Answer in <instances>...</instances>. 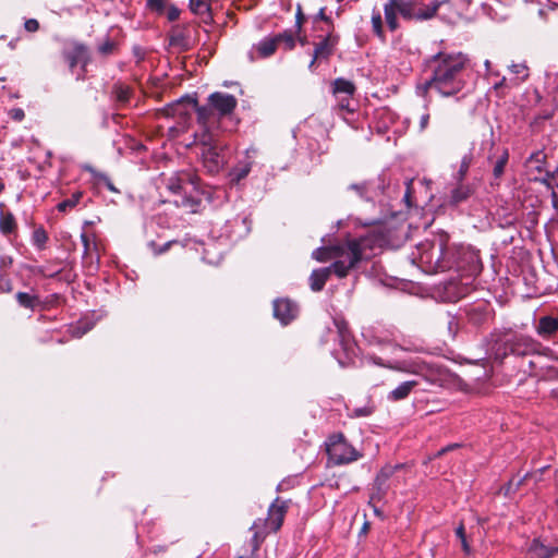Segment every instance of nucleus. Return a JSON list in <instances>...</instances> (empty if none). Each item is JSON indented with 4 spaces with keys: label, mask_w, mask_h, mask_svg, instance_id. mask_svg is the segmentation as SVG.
Segmentation results:
<instances>
[{
    "label": "nucleus",
    "mask_w": 558,
    "mask_h": 558,
    "mask_svg": "<svg viewBox=\"0 0 558 558\" xmlns=\"http://www.w3.org/2000/svg\"><path fill=\"white\" fill-rule=\"evenodd\" d=\"M468 62V57L462 52H440L433 56L426 63L430 75L422 87V94L428 89H434L442 97L459 94L466 85Z\"/></svg>",
    "instance_id": "obj_1"
},
{
    "label": "nucleus",
    "mask_w": 558,
    "mask_h": 558,
    "mask_svg": "<svg viewBox=\"0 0 558 558\" xmlns=\"http://www.w3.org/2000/svg\"><path fill=\"white\" fill-rule=\"evenodd\" d=\"M187 102L195 109L201 128L210 131H218L220 119L231 114L238 105L233 95L221 92L211 93L205 106H198L196 99H187Z\"/></svg>",
    "instance_id": "obj_2"
},
{
    "label": "nucleus",
    "mask_w": 558,
    "mask_h": 558,
    "mask_svg": "<svg viewBox=\"0 0 558 558\" xmlns=\"http://www.w3.org/2000/svg\"><path fill=\"white\" fill-rule=\"evenodd\" d=\"M366 247H369V239L359 238L332 245L331 264L333 274L339 278L348 276L351 269L363 259Z\"/></svg>",
    "instance_id": "obj_3"
},
{
    "label": "nucleus",
    "mask_w": 558,
    "mask_h": 558,
    "mask_svg": "<svg viewBox=\"0 0 558 558\" xmlns=\"http://www.w3.org/2000/svg\"><path fill=\"white\" fill-rule=\"evenodd\" d=\"M369 360L380 367L422 376L426 381L434 385L440 384L447 375V369L445 367L424 361L391 362L385 361L375 355L369 356Z\"/></svg>",
    "instance_id": "obj_4"
},
{
    "label": "nucleus",
    "mask_w": 558,
    "mask_h": 558,
    "mask_svg": "<svg viewBox=\"0 0 558 558\" xmlns=\"http://www.w3.org/2000/svg\"><path fill=\"white\" fill-rule=\"evenodd\" d=\"M196 138L202 145L204 167L209 173L219 172L226 163L223 154L226 145L219 140L218 131L202 129L201 133L196 134Z\"/></svg>",
    "instance_id": "obj_5"
},
{
    "label": "nucleus",
    "mask_w": 558,
    "mask_h": 558,
    "mask_svg": "<svg viewBox=\"0 0 558 558\" xmlns=\"http://www.w3.org/2000/svg\"><path fill=\"white\" fill-rule=\"evenodd\" d=\"M326 446L329 461L335 465L348 464L362 457V454L345 440L342 434L331 435Z\"/></svg>",
    "instance_id": "obj_6"
},
{
    "label": "nucleus",
    "mask_w": 558,
    "mask_h": 558,
    "mask_svg": "<svg viewBox=\"0 0 558 558\" xmlns=\"http://www.w3.org/2000/svg\"><path fill=\"white\" fill-rule=\"evenodd\" d=\"M384 14L388 28L395 32L399 27L398 14L404 20H417V2L414 0H388L384 4Z\"/></svg>",
    "instance_id": "obj_7"
},
{
    "label": "nucleus",
    "mask_w": 558,
    "mask_h": 558,
    "mask_svg": "<svg viewBox=\"0 0 558 558\" xmlns=\"http://www.w3.org/2000/svg\"><path fill=\"white\" fill-rule=\"evenodd\" d=\"M324 31L325 35L317 36L318 41L314 43L313 58L308 64L311 70L314 69L317 61L328 60L339 44L340 36L335 32V28Z\"/></svg>",
    "instance_id": "obj_8"
},
{
    "label": "nucleus",
    "mask_w": 558,
    "mask_h": 558,
    "mask_svg": "<svg viewBox=\"0 0 558 558\" xmlns=\"http://www.w3.org/2000/svg\"><path fill=\"white\" fill-rule=\"evenodd\" d=\"M363 337L369 345L377 347L381 350L390 349L391 351H396V337L390 330L367 328L363 331Z\"/></svg>",
    "instance_id": "obj_9"
},
{
    "label": "nucleus",
    "mask_w": 558,
    "mask_h": 558,
    "mask_svg": "<svg viewBox=\"0 0 558 558\" xmlns=\"http://www.w3.org/2000/svg\"><path fill=\"white\" fill-rule=\"evenodd\" d=\"M198 177L191 172H178L170 175L167 179V187L174 194H186L189 192L187 187L191 186L192 191H196L198 189Z\"/></svg>",
    "instance_id": "obj_10"
},
{
    "label": "nucleus",
    "mask_w": 558,
    "mask_h": 558,
    "mask_svg": "<svg viewBox=\"0 0 558 558\" xmlns=\"http://www.w3.org/2000/svg\"><path fill=\"white\" fill-rule=\"evenodd\" d=\"M510 353L515 355H527L538 351L539 343L531 337L514 335L505 342Z\"/></svg>",
    "instance_id": "obj_11"
},
{
    "label": "nucleus",
    "mask_w": 558,
    "mask_h": 558,
    "mask_svg": "<svg viewBox=\"0 0 558 558\" xmlns=\"http://www.w3.org/2000/svg\"><path fill=\"white\" fill-rule=\"evenodd\" d=\"M332 93L337 97L343 95V97L339 99V107L343 110H350V99L355 93L354 84L342 77L336 78L332 83Z\"/></svg>",
    "instance_id": "obj_12"
},
{
    "label": "nucleus",
    "mask_w": 558,
    "mask_h": 558,
    "mask_svg": "<svg viewBox=\"0 0 558 558\" xmlns=\"http://www.w3.org/2000/svg\"><path fill=\"white\" fill-rule=\"evenodd\" d=\"M299 312L298 305L289 299H278L274 302V315L283 325L293 320Z\"/></svg>",
    "instance_id": "obj_13"
},
{
    "label": "nucleus",
    "mask_w": 558,
    "mask_h": 558,
    "mask_svg": "<svg viewBox=\"0 0 558 558\" xmlns=\"http://www.w3.org/2000/svg\"><path fill=\"white\" fill-rule=\"evenodd\" d=\"M287 508L286 502H279L278 499L269 507L268 517L265 520V526L269 531L277 532L281 527L287 513Z\"/></svg>",
    "instance_id": "obj_14"
},
{
    "label": "nucleus",
    "mask_w": 558,
    "mask_h": 558,
    "mask_svg": "<svg viewBox=\"0 0 558 558\" xmlns=\"http://www.w3.org/2000/svg\"><path fill=\"white\" fill-rule=\"evenodd\" d=\"M81 240L84 246L83 260L88 265L90 270H95L97 267L94 265V262H99L98 245L95 236L92 239L88 234L82 233Z\"/></svg>",
    "instance_id": "obj_15"
},
{
    "label": "nucleus",
    "mask_w": 558,
    "mask_h": 558,
    "mask_svg": "<svg viewBox=\"0 0 558 558\" xmlns=\"http://www.w3.org/2000/svg\"><path fill=\"white\" fill-rule=\"evenodd\" d=\"M416 380H405L399 384L395 389L389 391L387 399L391 402H398L407 399L411 392L417 387Z\"/></svg>",
    "instance_id": "obj_16"
},
{
    "label": "nucleus",
    "mask_w": 558,
    "mask_h": 558,
    "mask_svg": "<svg viewBox=\"0 0 558 558\" xmlns=\"http://www.w3.org/2000/svg\"><path fill=\"white\" fill-rule=\"evenodd\" d=\"M529 558H558V547H549L534 539L529 548Z\"/></svg>",
    "instance_id": "obj_17"
},
{
    "label": "nucleus",
    "mask_w": 558,
    "mask_h": 558,
    "mask_svg": "<svg viewBox=\"0 0 558 558\" xmlns=\"http://www.w3.org/2000/svg\"><path fill=\"white\" fill-rule=\"evenodd\" d=\"M331 272H333L331 265L329 267L313 270L310 276L311 289L315 292L323 290Z\"/></svg>",
    "instance_id": "obj_18"
},
{
    "label": "nucleus",
    "mask_w": 558,
    "mask_h": 558,
    "mask_svg": "<svg viewBox=\"0 0 558 558\" xmlns=\"http://www.w3.org/2000/svg\"><path fill=\"white\" fill-rule=\"evenodd\" d=\"M473 194V189L470 184L457 182V185L450 191L449 204L458 205L465 202Z\"/></svg>",
    "instance_id": "obj_19"
},
{
    "label": "nucleus",
    "mask_w": 558,
    "mask_h": 558,
    "mask_svg": "<svg viewBox=\"0 0 558 558\" xmlns=\"http://www.w3.org/2000/svg\"><path fill=\"white\" fill-rule=\"evenodd\" d=\"M558 330V319L553 316H543L536 327L537 333L543 338H549Z\"/></svg>",
    "instance_id": "obj_20"
},
{
    "label": "nucleus",
    "mask_w": 558,
    "mask_h": 558,
    "mask_svg": "<svg viewBox=\"0 0 558 558\" xmlns=\"http://www.w3.org/2000/svg\"><path fill=\"white\" fill-rule=\"evenodd\" d=\"M398 466H385L380 470L375 478L376 496L381 498L387 490L386 482L392 476Z\"/></svg>",
    "instance_id": "obj_21"
},
{
    "label": "nucleus",
    "mask_w": 558,
    "mask_h": 558,
    "mask_svg": "<svg viewBox=\"0 0 558 558\" xmlns=\"http://www.w3.org/2000/svg\"><path fill=\"white\" fill-rule=\"evenodd\" d=\"M448 1L449 0H434L422 7L417 4V21H426L433 19L437 14L439 8Z\"/></svg>",
    "instance_id": "obj_22"
},
{
    "label": "nucleus",
    "mask_w": 558,
    "mask_h": 558,
    "mask_svg": "<svg viewBox=\"0 0 558 558\" xmlns=\"http://www.w3.org/2000/svg\"><path fill=\"white\" fill-rule=\"evenodd\" d=\"M88 59V53L86 47L82 45H77L73 48L72 51L68 52L66 60L69 62V65L71 69H73L75 65L82 63L83 65L86 64Z\"/></svg>",
    "instance_id": "obj_23"
},
{
    "label": "nucleus",
    "mask_w": 558,
    "mask_h": 558,
    "mask_svg": "<svg viewBox=\"0 0 558 558\" xmlns=\"http://www.w3.org/2000/svg\"><path fill=\"white\" fill-rule=\"evenodd\" d=\"M278 47L275 37H267L260 40L255 47V51L258 53L260 58H267L271 56Z\"/></svg>",
    "instance_id": "obj_24"
},
{
    "label": "nucleus",
    "mask_w": 558,
    "mask_h": 558,
    "mask_svg": "<svg viewBox=\"0 0 558 558\" xmlns=\"http://www.w3.org/2000/svg\"><path fill=\"white\" fill-rule=\"evenodd\" d=\"M15 217L11 211H1L0 214V231L4 235H9L16 230Z\"/></svg>",
    "instance_id": "obj_25"
},
{
    "label": "nucleus",
    "mask_w": 558,
    "mask_h": 558,
    "mask_svg": "<svg viewBox=\"0 0 558 558\" xmlns=\"http://www.w3.org/2000/svg\"><path fill=\"white\" fill-rule=\"evenodd\" d=\"M112 94L119 104L124 105L128 104L131 98L132 88L124 83L118 82L113 85Z\"/></svg>",
    "instance_id": "obj_26"
},
{
    "label": "nucleus",
    "mask_w": 558,
    "mask_h": 558,
    "mask_svg": "<svg viewBox=\"0 0 558 558\" xmlns=\"http://www.w3.org/2000/svg\"><path fill=\"white\" fill-rule=\"evenodd\" d=\"M251 168V162H244L235 166L229 173L230 181L232 183H239L248 175Z\"/></svg>",
    "instance_id": "obj_27"
},
{
    "label": "nucleus",
    "mask_w": 558,
    "mask_h": 558,
    "mask_svg": "<svg viewBox=\"0 0 558 558\" xmlns=\"http://www.w3.org/2000/svg\"><path fill=\"white\" fill-rule=\"evenodd\" d=\"M15 296L17 303L25 308L34 310L39 304L38 296L34 294L17 292Z\"/></svg>",
    "instance_id": "obj_28"
},
{
    "label": "nucleus",
    "mask_w": 558,
    "mask_h": 558,
    "mask_svg": "<svg viewBox=\"0 0 558 558\" xmlns=\"http://www.w3.org/2000/svg\"><path fill=\"white\" fill-rule=\"evenodd\" d=\"M189 193L190 195H183L180 201H175V204L189 209L191 213H195L201 204V199L192 195V191Z\"/></svg>",
    "instance_id": "obj_29"
},
{
    "label": "nucleus",
    "mask_w": 558,
    "mask_h": 558,
    "mask_svg": "<svg viewBox=\"0 0 558 558\" xmlns=\"http://www.w3.org/2000/svg\"><path fill=\"white\" fill-rule=\"evenodd\" d=\"M472 155L471 154H466L462 157L461 159V162H460V167H459V170L458 172L454 174V180L456 182H462L464 181L465 177H466V173L471 167V163H472Z\"/></svg>",
    "instance_id": "obj_30"
},
{
    "label": "nucleus",
    "mask_w": 558,
    "mask_h": 558,
    "mask_svg": "<svg viewBox=\"0 0 558 558\" xmlns=\"http://www.w3.org/2000/svg\"><path fill=\"white\" fill-rule=\"evenodd\" d=\"M190 9L198 15H209L210 0H190Z\"/></svg>",
    "instance_id": "obj_31"
},
{
    "label": "nucleus",
    "mask_w": 558,
    "mask_h": 558,
    "mask_svg": "<svg viewBox=\"0 0 558 558\" xmlns=\"http://www.w3.org/2000/svg\"><path fill=\"white\" fill-rule=\"evenodd\" d=\"M508 159H509V153L507 149H504L501 155L499 156V158L497 159V161L494 165L493 174H494L495 179L501 178V175L504 174L506 165L508 162Z\"/></svg>",
    "instance_id": "obj_32"
},
{
    "label": "nucleus",
    "mask_w": 558,
    "mask_h": 558,
    "mask_svg": "<svg viewBox=\"0 0 558 558\" xmlns=\"http://www.w3.org/2000/svg\"><path fill=\"white\" fill-rule=\"evenodd\" d=\"M278 45L283 44L287 50H291L295 46V38L292 31H284L281 34L275 36Z\"/></svg>",
    "instance_id": "obj_33"
},
{
    "label": "nucleus",
    "mask_w": 558,
    "mask_h": 558,
    "mask_svg": "<svg viewBox=\"0 0 558 558\" xmlns=\"http://www.w3.org/2000/svg\"><path fill=\"white\" fill-rule=\"evenodd\" d=\"M372 27L378 38L385 39L381 14L377 10H373L372 13Z\"/></svg>",
    "instance_id": "obj_34"
},
{
    "label": "nucleus",
    "mask_w": 558,
    "mask_h": 558,
    "mask_svg": "<svg viewBox=\"0 0 558 558\" xmlns=\"http://www.w3.org/2000/svg\"><path fill=\"white\" fill-rule=\"evenodd\" d=\"M32 241L37 248H44L48 241L47 232L43 228L35 229L32 235Z\"/></svg>",
    "instance_id": "obj_35"
},
{
    "label": "nucleus",
    "mask_w": 558,
    "mask_h": 558,
    "mask_svg": "<svg viewBox=\"0 0 558 558\" xmlns=\"http://www.w3.org/2000/svg\"><path fill=\"white\" fill-rule=\"evenodd\" d=\"M331 251H332V246L318 247L313 252L312 257L314 259H316L318 262H323V263L332 260Z\"/></svg>",
    "instance_id": "obj_36"
},
{
    "label": "nucleus",
    "mask_w": 558,
    "mask_h": 558,
    "mask_svg": "<svg viewBox=\"0 0 558 558\" xmlns=\"http://www.w3.org/2000/svg\"><path fill=\"white\" fill-rule=\"evenodd\" d=\"M81 197H82L81 192L74 193L70 198L64 199L63 202L58 204V210L66 211V209L75 207L78 204Z\"/></svg>",
    "instance_id": "obj_37"
},
{
    "label": "nucleus",
    "mask_w": 558,
    "mask_h": 558,
    "mask_svg": "<svg viewBox=\"0 0 558 558\" xmlns=\"http://www.w3.org/2000/svg\"><path fill=\"white\" fill-rule=\"evenodd\" d=\"M396 350H401L404 352H422L423 347L421 344H417L415 342L411 341H403L401 343L397 342Z\"/></svg>",
    "instance_id": "obj_38"
},
{
    "label": "nucleus",
    "mask_w": 558,
    "mask_h": 558,
    "mask_svg": "<svg viewBox=\"0 0 558 558\" xmlns=\"http://www.w3.org/2000/svg\"><path fill=\"white\" fill-rule=\"evenodd\" d=\"M260 526L259 522L255 521L252 525V530H258ZM265 535L260 534L258 531L254 532L252 543H253V553L257 551L260 543L264 541Z\"/></svg>",
    "instance_id": "obj_39"
},
{
    "label": "nucleus",
    "mask_w": 558,
    "mask_h": 558,
    "mask_svg": "<svg viewBox=\"0 0 558 558\" xmlns=\"http://www.w3.org/2000/svg\"><path fill=\"white\" fill-rule=\"evenodd\" d=\"M510 70L513 74L515 75H519L520 76V81H525L529 76V69L527 66L524 64V63H517V64H512L510 66Z\"/></svg>",
    "instance_id": "obj_40"
},
{
    "label": "nucleus",
    "mask_w": 558,
    "mask_h": 558,
    "mask_svg": "<svg viewBox=\"0 0 558 558\" xmlns=\"http://www.w3.org/2000/svg\"><path fill=\"white\" fill-rule=\"evenodd\" d=\"M318 20L323 21V22L326 24V26H327V28H326V29L335 28V26H333V23H332L331 19L325 14V8H322V9L319 10L318 14L315 16V20H314V21H315V23H316Z\"/></svg>",
    "instance_id": "obj_41"
},
{
    "label": "nucleus",
    "mask_w": 558,
    "mask_h": 558,
    "mask_svg": "<svg viewBox=\"0 0 558 558\" xmlns=\"http://www.w3.org/2000/svg\"><path fill=\"white\" fill-rule=\"evenodd\" d=\"M147 8L151 11L161 13L165 9L163 0H147Z\"/></svg>",
    "instance_id": "obj_42"
},
{
    "label": "nucleus",
    "mask_w": 558,
    "mask_h": 558,
    "mask_svg": "<svg viewBox=\"0 0 558 558\" xmlns=\"http://www.w3.org/2000/svg\"><path fill=\"white\" fill-rule=\"evenodd\" d=\"M303 23H304V15L302 12V8L299 4L296 8V14H295V33L296 34H300Z\"/></svg>",
    "instance_id": "obj_43"
},
{
    "label": "nucleus",
    "mask_w": 558,
    "mask_h": 558,
    "mask_svg": "<svg viewBox=\"0 0 558 558\" xmlns=\"http://www.w3.org/2000/svg\"><path fill=\"white\" fill-rule=\"evenodd\" d=\"M98 50L102 54H110L114 50V43L107 39L105 43L99 45Z\"/></svg>",
    "instance_id": "obj_44"
},
{
    "label": "nucleus",
    "mask_w": 558,
    "mask_h": 558,
    "mask_svg": "<svg viewBox=\"0 0 558 558\" xmlns=\"http://www.w3.org/2000/svg\"><path fill=\"white\" fill-rule=\"evenodd\" d=\"M9 114L15 121H22L25 118L24 110L21 108L11 109Z\"/></svg>",
    "instance_id": "obj_45"
},
{
    "label": "nucleus",
    "mask_w": 558,
    "mask_h": 558,
    "mask_svg": "<svg viewBox=\"0 0 558 558\" xmlns=\"http://www.w3.org/2000/svg\"><path fill=\"white\" fill-rule=\"evenodd\" d=\"M24 27L27 32H36L39 28V23L35 19H29L25 21Z\"/></svg>",
    "instance_id": "obj_46"
},
{
    "label": "nucleus",
    "mask_w": 558,
    "mask_h": 558,
    "mask_svg": "<svg viewBox=\"0 0 558 558\" xmlns=\"http://www.w3.org/2000/svg\"><path fill=\"white\" fill-rule=\"evenodd\" d=\"M350 189L355 191L362 198L366 197L367 187L365 183L352 184L350 185Z\"/></svg>",
    "instance_id": "obj_47"
},
{
    "label": "nucleus",
    "mask_w": 558,
    "mask_h": 558,
    "mask_svg": "<svg viewBox=\"0 0 558 558\" xmlns=\"http://www.w3.org/2000/svg\"><path fill=\"white\" fill-rule=\"evenodd\" d=\"M13 264V259L9 255H2L0 257V269L5 270L10 268Z\"/></svg>",
    "instance_id": "obj_48"
},
{
    "label": "nucleus",
    "mask_w": 558,
    "mask_h": 558,
    "mask_svg": "<svg viewBox=\"0 0 558 558\" xmlns=\"http://www.w3.org/2000/svg\"><path fill=\"white\" fill-rule=\"evenodd\" d=\"M13 290V284L11 280H2L0 278V292L1 293H10Z\"/></svg>",
    "instance_id": "obj_49"
},
{
    "label": "nucleus",
    "mask_w": 558,
    "mask_h": 558,
    "mask_svg": "<svg viewBox=\"0 0 558 558\" xmlns=\"http://www.w3.org/2000/svg\"><path fill=\"white\" fill-rule=\"evenodd\" d=\"M428 123H429V113L425 112L420 118V131H424L428 126Z\"/></svg>",
    "instance_id": "obj_50"
},
{
    "label": "nucleus",
    "mask_w": 558,
    "mask_h": 558,
    "mask_svg": "<svg viewBox=\"0 0 558 558\" xmlns=\"http://www.w3.org/2000/svg\"><path fill=\"white\" fill-rule=\"evenodd\" d=\"M179 15H180V11L172 7L170 8L168 11H167V17L169 21H175L179 19Z\"/></svg>",
    "instance_id": "obj_51"
},
{
    "label": "nucleus",
    "mask_w": 558,
    "mask_h": 558,
    "mask_svg": "<svg viewBox=\"0 0 558 558\" xmlns=\"http://www.w3.org/2000/svg\"><path fill=\"white\" fill-rule=\"evenodd\" d=\"M183 106V101L179 100L177 104H173L168 109V113L175 114V112Z\"/></svg>",
    "instance_id": "obj_52"
},
{
    "label": "nucleus",
    "mask_w": 558,
    "mask_h": 558,
    "mask_svg": "<svg viewBox=\"0 0 558 558\" xmlns=\"http://www.w3.org/2000/svg\"><path fill=\"white\" fill-rule=\"evenodd\" d=\"M456 535L457 537L461 541L462 538L466 537L465 535V530H464V526L463 524H460L457 529H456Z\"/></svg>",
    "instance_id": "obj_53"
},
{
    "label": "nucleus",
    "mask_w": 558,
    "mask_h": 558,
    "mask_svg": "<svg viewBox=\"0 0 558 558\" xmlns=\"http://www.w3.org/2000/svg\"><path fill=\"white\" fill-rule=\"evenodd\" d=\"M460 542H461V546H462L463 551H464L465 554H470V553H471V548H470V545H469V543H468V538H466V537H464V538H462Z\"/></svg>",
    "instance_id": "obj_54"
},
{
    "label": "nucleus",
    "mask_w": 558,
    "mask_h": 558,
    "mask_svg": "<svg viewBox=\"0 0 558 558\" xmlns=\"http://www.w3.org/2000/svg\"><path fill=\"white\" fill-rule=\"evenodd\" d=\"M338 329H339V335H340L341 341L345 342L347 338H348V335H347V330H345L344 326H339L338 325Z\"/></svg>",
    "instance_id": "obj_55"
},
{
    "label": "nucleus",
    "mask_w": 558,
    "mask_h": 558,
    "mask_svg": "<svg viewBox=\"0 0 558 558\" xmlns=\"http://www.w3.org/2000/svg\"><path fill=\"white\" fill-rule=\"evenodd\" d=\"M134 53L137 58V61H142L144 59V51L140 47L134 48Z\"/></svg>",
    "instance_id": "obj_56"
},
{
    "label": "nucleus",
    "mask_w": 558,
    "mask_h": 558,
    "mask_svg": "<svg viewBox=\"0 0 558 558\" xmlns=\"http://www.w3.org/2000/svg\"><path fill=\"white\" fill-rule=\"evenodd\" d=\"M354 414L355 416H366L369 412L366 409H355Z\"/></svg>",
    "instance_id": "obj_57"
},
{
    "label": "nucleus",
    "mask_w": 558,
    "mask_h": 558,
    "mask_svg": "<svg viewBox=\"0 0 558 558\" xmlns=\"http://www.w3.org/2000/svg\"><path fill=\"white\" fill-rule=\"evenodd\" d=\"M105 181H106V186H107L110 191H113V192H116V191H117V190H116V187L113 186L112 182H111L109 179H107V178H106V180H105Z\"/></svg>",
    "instance_id": "obj_58"
},
{
    "label": "nucleus",
    "mask_w": 558,
    "mask_h": 558,
    "mask_svg": "<svg viewBox=\"0 0 558 558\" xmlns=\"http://www.w3.org/2000/svg\"><path fill=\"white\" fill-rule=\"evenodd\" d=\"M505 82H506V78H505V77H502V78H501V81H500L499 83H496V84H495V88H496V89H498L499 87H501V86L505 84Z\"/></svg>",
    "instance_id": "obj_59"
},
{
    "label": "nucleus",
    "mask_w": 558,
    "mask_h": 558,
    "mask_svg": "<svg viewBox=\"0 0 558 558\" xmlns=\"http://www.w3.org/2000/svg\"><path fill=\"white\" fill-rule=\"evenodd\" d=\"M454 447H457V445L448 446L447 448H442V449L439 451V454H442L444 452H446V451H448V450H450V449H452V448H454Z\"/></svg>",
    "instance_id": "obj_60"
},
{
    "label": "nucleus",
    "mask_w": 558,
    "mask_h": 558,
    "mask_svg": "<svg viewBox=\"0 0 558 558\" xmlns=\"http://www.w3.org/2000/svg\"><path fill=\"white\" fill-rule=\"evenodd\" d=\"M5 185L3 183V181L0 179V194L3 192Z\"/></svg>",
    "instance_id": "obj_61"
},
{
    "label": "nucleus",
    "mask_w": 558,
    "mask_h": 558,
    "mask_svg": "<svg viewBox=\"0 0 558 558\" xmlns=\"http://www.w3.org/2000/svg\"><path fill=\"white\" fill-rule=\"evenodd\" d=\"M300 43H301V45L304 46L306 44V39L305 38H300Z\"/></svg>",
    "instance_id": "obj_62"
},
{
    "label": "nucleus",
    "mask_w": 558,
    "mask_h": 558,
    "mask_svg": "<svg viewBox=\"0 0 558 558\" xmlns=\"http://www.w3.org/2000/svg\"><path fill=\"white\" fill-rule=\"evenodd\" d=\"M489 65H490V61H489V60H486V61H485V66H486V69H489Z\"/></svg>",
    "instance_id": "obj_63"
},
{
    "label": "nucleus",
    "mask_w": 558,
    "mask_h": 558,
    "mask_svg": "<svg viewBox=\"0 0 558 558\" xmlns=\"http://www.w3.org/2000/svg\"><path fill=\"white\" fill-rule=\"evenodd\" d=\"M169 245H170V243H166V245L163 246L162 250H160V252H165L168 248Z\"/></svg>",
    "instance_id": "obj_64"
}]
</instances>
